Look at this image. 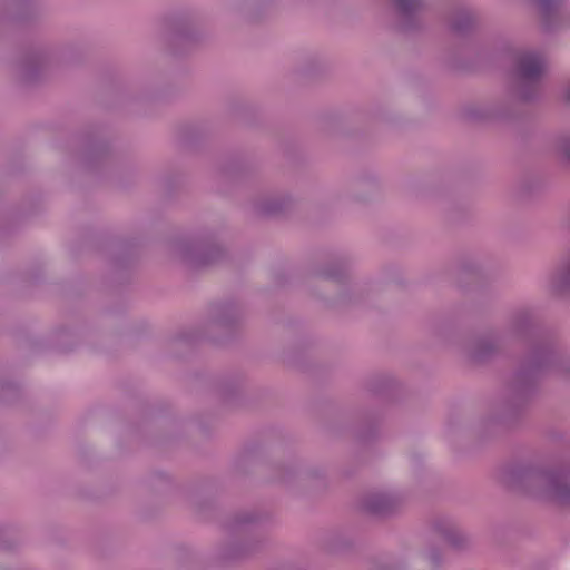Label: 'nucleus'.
I'll use <instances>...</instances> for the list:
<instances>
[{
  "label": "nucleus",
  "mask_w": 570,
  "mask_h": 570,
  "mask_svg": "<svg viewBox=\"0 0 570 570\" xmlns=\"http://www.w3.org/2000/svg\"><path fill=\"white\" fill-rule=\"evenodd\" d=\"M570 285V262L560 269L552 279V286L556 291H562Z\"/></svg>",
  "instance_id": "5"
},
{
  "label": "nucleus",
  "mask_w": 570,
  "mask_h": 570,
  "mask_svg": "<svg viewBox=\"0 0 570 570\" xmlns=\"http://www.w3.org/2000/svg\"><path fill=\"white\" fill-rule=\"evenodd\" d=\"M522 98L528 99V98H530V96L524 94V95H522Z\"/></svg>",
  "instance_id": "10"
},
{
  "label": "nucleus",
  "mask_w": 570,
  "mask_h": 570,
  "mask_svg": "<svg viewBox=\"0 0 570 570\" xmlns=\"http://www.w3.org/2000/svg\"><path fill=\"white\" fill-rule=\"evenodd\" d=\"M390 505V499L386 495H379L368 502V509L375 513H383Z\"/></svg>",
  "instance_id": "6"
},
{
  "label": "nucleus",
  "mask_w": 570,
  "mask_h": 570,
  "mask_svg": "<svg viewBox=\"0 0 570 570\" xmlns=\"http://www.w3.org/2000/svg\"><path fill=\"white\" fill-rule=\"evenodd\" d=\"M564 99L570 101V82L568 83L567 88L564 89Z\"/></svg>",
  "instance_id": "9"
},
{
  "label": "nucleus",
  "mask_w": 570,
  "mask_h": 570,
  "mask_svg": "<svg viewBox=\"0 0 570 570\" xmlns=\"http://www.w3.org/2000/svg\"><path fill=\"white\" fill-rule=\"evenodd\" d=\"M546 67V59L541 52L523 50L515 57L514 72L522 85L538 82L543 76Z\"/></svg>",
  "instance_id": "2"
},
{
  "label": "nucleus",
  "mask_w": 570,
  "mask_h": 570,
  "mask_svg": "<svg viewBox=\"0 0 570 570\" xmlns=\"http://www.w3.org/2000/svg\"><path fill=\"white\" fill-rule=\"evenodd\" d=\"M527 490L530 494L566 504L570 500V480L563 472L532 471L525 475Z\"/></svg>",
  "instance_id": "1"
},
{
  "label": "nucleus",
  "mask_w": 570,
  "mask_h": 570,
  "mask_svg": "<svg viewBox=\"0 0 570 570\" xmlns=\"http://www.w3.org/2000/svg\"><path fill=\"white\" fill-rule=\"evenodd\" d=\"M472 22V14L468 10H463L460 17L451 22L453 30L462 31Z\"/></svg>",
  "instance_id": "7"
},
{
  "label": "nucleus",
  "mask_w": 570,
  "mask_h": 570,
  "mask_svg": "<svg viewBox=\"0 0 570 570\" xmlns=\"http://www.w3.org/2000/svg\"><path fill=\"white\" fill-rule=\"evenodd\" d=\"M539 11L546 22L547 28L551 27V20L560 17V0H535Z\"/></svg>",
  "instance_id": "3"
},
{
  "label": "nucleus",
  "mask_w": 570,
  "mask_h": 570,
  "mask_svg": "<svg viewBox=\"0 0 570 570\" xmlns=\"http://www.w3.org/2000/svg\"><path fill=\"white\" fill-rule=\"evenodd\" d=\"M559 149L562 153V155L570 160V139L561 141Z\"/></svg>",
  "instance_id": "8"
},
{
  "label": "nucleus",
  "mask_w": 570,
  "mask_h": 570,
  "mask_svg": "<svg viewBox=\"0 0 570 570\" xmlns=\"http://www.w3.org/2000/svg\"><path fill=\"white\" fill-rule=\"evenodd\" d=\"M393 3L404 18L413 16L422 7V0H393Z\"/></svg>",
  "instance_id": "4"
}]
</instances>
